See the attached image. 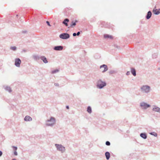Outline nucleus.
Here are the masks:
<instances>
[{"mask_svg":"<svg viewBox=\"0 0 160 160\" xmlns=\"http://www.w3.org/2000/svg\"><path fill=\"white\" fill-rule=\"evenodd\" d=\"M117 72L115 70H112L109 71V73L110 74L116 73Z\"/></svg>","mask_w":160,"mask_h":160,"instance_id":"obj_25","label":"nucleus"},{"mask_svg":"<svg viewBox=\"0 0 160 160\" xmlns=\"http://www.w3.org/2000/svg\"><path fill=\"white\" fill-rule=\"evenodd\" d=\"M87 111L89 113H91L92 112V108L90 106H89L88 107L87 109Z\"/></svg>","mask_w":160,"mask_h":160,"instance_id":"obj_23","label":"nucleus"},{"mask_svg":"<svg viewBox=\"0 0 160 160\" xmlns=\"http://www.w3.org/2000/svg\"><path fill=\"white\" fill-rule=\"evenodd\" d=\"M21 63V61L20 58H16L15 60V65L17 67H20V65Z\"/></svg>","mask_w":160,"mask_h":160,"instance_id":"obj_7","label":"nucleus"},{"mask_svg":"<svg viewBox=\"0 0 160 160\" xmlns=\"http://www.w3.org/2000/svg\"><path fill=\"white\" fill-rule=\"evenodd\" d=\"M60 38L63 39H67L70 38V35L67 33H63L60 34L59 35Z\"/></svg>","mask_w":160,"mask_h":160,"instance_id":"obj_4","label":"nucleus"},{"mask_svg":"<svg viewBox=\"0 0 160 160\" xmlns=\"http://www.w3.org/2000/svg\"><path fill=\"white\" fill-rule=\"evenodd\" d=\"M106 85L107 83L106 82L103 81L101 79L98 80L97 82L96 87L99 89L103 88Z\"/></svg>","mask_w":160,"mask_h":160,"instance_id":"obj_1","label":"nucleus"},{"mask_svg":"<svg viewBox=\"0 0 160 160\" xmlns=\"http://www.w3.org/2000/svg\"><path fill=\"white\" fill-rule=\"evenodd\" d=\"M69 22V20L68 18H65L62 22V23L65 26L67 27L68 26V22Z\"/></svg>","mask_w":160,"mask_h":160,"instance_id":"obj_15","label":"nucleus"},{"mask_svg":"<svg viewBox=\"0 0 160 160\" xmlns=\"http://www.w3.org/2000/svg\"><path fill=\"white\" fill-rule=\"evenodd\" d=\"M140 136L142 138L145 139L147 138V134L145 133H142L140 134Z\"/></svg>","mask_w":160,"mask_h":160,"instance_id":"obj_18","label":"nucleus"},{"mask_svg":"<svg viewBox=\"0 0 160 160\" xmlns=\"http://www.w3.org/2000/svg\"><path fill=\"white\" fill-rule=\"evenodd\" d=\"M2 154V151H0V157L1 156Z\"/></svg>","mask_w":160,"mask_h":160,"instance_id":"obj_39","label":"nucleus"},{"mask_svg":"<svg viewBox=\"0 0 160 160\" xmlns=\"http://www.w3.org/2000/svg\"><path fill=\"white\" fill-rule=\"evenodd\" d=\"M130 71H127L126 72V74L127 75H130Z\"/></svg>","mask_w":160,"mask_h":160,"instance_id":"obj_34","label":"nucleus"},{"mask_svg":"<svg viewBox=\"0 0 160 160\" xmlns=\"http://www.w3.org/2000/svg\"><path fill=\"white\" fill-rule=\"evenodd\" d=\"M20 21L22 22H23V20H22L21 19H20Z\"/></svg>","mask_w":160,"mask_h":160,"instance_id":"obj_41","label":"nucleus"},{"mask_svg":"<svg viewBox=\"0 0 160 160\" xmlns=\"http://www.w3.org/2000/svg\"><path fill=\"white\" fill-rule=\"evenodd\" d=\"M150 135L154 136L155 137H157V134L155 132H151L149 133Z\"/></svg>","mask_w":160,"mask_h":160,"instance_id":"obj_24","label":"nucleus"},{"mask_svg":"<svg viewBox=\"0 0 160 160\" xmlns=\"http://www.w3.org/2000/svg\"><path fill=\"white\" fill-rule=\"evenodd\" d=\"M66 108L67 109H69V106H66Z\"/></svg>","mask_w":160,"mask_h":160,"instance_id":"obj_40","label":"nucleus"},{"mask_svg":"<svg viewBox=\"0 0 160 160\" xmlns=\"http://www.w3.org/2000/svg\"><path fill=\"white\" fill-rule=\"evenodd\" d=\"M47 24V25L49 26H51V25L50 24V22L49 21H47L46 22Z\"/></svg>","mask_w":160,"mask_h":160,"instance_id":"obj_32","label":"nucleus"},{"mask_svg":"<svg viewBox=\"0 0 160 160\" xmlns=\"http://www.w3.org/2000/svg\"><path fill=\"white\" fill-rule=\"evenodd\" d=\"M104 38H109L111 39L113 38V37L112 36L108 34H104Z\"/></svg>","mask_w":160,"mask_h":160,"instance_id":"obj_22","label":"nucleus"},{"mask_svg":"<svg viewBox=\"0 0 160 160\" xmlns=\"http://www.w3.org/2000/svg\"><path fill=\"white\" fill-rule=\"evenodd\" d=\"M152 15V13L151 11H149L147 12V13L146 16V18L148 20L149 19Z\"/></svg>","mask_w":160,"mask_h":160,"instance_id":"obj_13","label":"nucleus"},{"mask_svg":"<svg viewBox=\"0 0 160 160\" xmlns=\"http://www.w3.org/2000/svg\"><path fill=\"white\" fill-rule=\"evenodd\" d=\"M115 47L116 48L118 49H120V48L119 46H118L117 45H115Z\"/></svg>","mask_w":160,"mask_h":160,"instance_id":"obj_36","label":"nucleus"},{"mask_svg":"<svg viewBox=\"0 0 160 160\" xmlns=\"http://www.w3.org/2000/svg\"><path fill=\"white\" fill-rule=\"evenodd\" d=\"M14 155L16 156H17L18 155V153L17 151H14Z\"/></svg>","mask_w":160,"mask_h":160,"instance_id":"obj_33","label":"nucleus"},{"mask_svg":"<svg viewBox=\"0 0 160 160\" xmlns=\"http://www.w3.org/2000/svg\"><path fill=\"white\" fill-rule=\"evenodd\" d=\"M40 59L42 60L45 63H47L48 62L47 58L45 56H42L40 57Z\"/></svg>","mask_w":160,"mask_h":160,"instance_id":"obj_14","label":"nucleus"},{"mask_svg":"<svg viewBox=\"0 0 160 160\" xmlns=\"http://www.w3.org/2000/svg\"><path fill=\"white\" fill-rule=\"evenodd\" d=\"M59 70L58 69H56L55 70H53L51 72L52 74H54L56 73L59 72Z\"/></svg>","mask_w":160,"mask_h":160,"instance_id":"obj_26","label":"nucleus"},{"mask_svg":"<svg viewBox=\"0 0 160 160\" xmlns=\"http://www.w3.org/2000/svg\"><path fill=\"white\" fill-rule=\"evenodd\" d=\"M77 36V34H76V33L74 32V33H73V37H75V36Z\"/></svg>","mask_w":160,"mask_h":160,"instance_id":"obj_38","label":"nucleus"},{"mask_svg":"<svg viewBox=\"0 0 160 160\" xmlns=\"http://www.w3.org/2000/svg\"><path fill=\"white\" fill-rule=\"evenodd\" d=\"M140 106L144 109H146L150 107V105L144 102H142L140 103Z\"/></svg>","mask_w":160,"mask_h":160,"instance_id":"obj_6","label":"nucleus"},{"mask_svg":"<svg viewBox=\"0 0 160 160\" xmlns=\"http://www.w3.org/2000/svg\"><path fill=\"white\" fill-rule=\"evenodd\" d=\"M140 89L142 92L148 93L151 90V88L148 85H142Z\"/></svg>","mask_w":160,"mask_h":160,"instance_id":"obj_2","label":"nucleus"},{"mask_svg":"<svg viewBox=\"0 0 160 160\" xmlns=\"http://www.w3.org/2000/svg\"><path fill=\"white\" fill-rule=\"evenodd\" d=\"M33 56L34 59L35 61L38 60L40 59V57L38 55H34Z\"/></svg>","mask_w":160,"mask_h":160,"instance_id":"obj_20","label":"nucleus"},{"mask_svg":"<svg viewBox=\"0 0 160 160\" xmlns=\"http://www.w3.org/2000/svg\"><path fill=\"white\" fill-rule=\"evenodd\" d=\"M24 120L26 121H31L32 120V118L29 116H26L24 118Z\"/></svg>","mask_w":160,"mask_h":160,"instance_id":"obj_17","label":"nucleus"},{"mask_svg":"<svg viewBox=\"0 0 160 160\" xmlns=\"http://www.w3.org/2000/svg\"><path fill=\"white\" fill-rule=\"evenodd\" d=\"M55 146H56L58 150L62 152H63L65 150L64 147H63L61 144H55Z\"/></svg>","mask_w":160,"mask_h":160,"instance_id":"obj_5","label":"nucleus"},{"mask_svg":"<svg viewBox=\"0 0 160 160\" xmlns=\"http://www.w3.org/2000/svg\"><path fill=\"white\" fill-rule=\"evenodd\" d=\"M12 160H17L15 158H13L12 159Z\"/></svg>","mask_w":160,"mask_h":160,"instance_id":"obj_42","label":"nucleus"},{"mask_svg":"<svg viewBox=\"0 0 160 160\" xmlns=\"http://www.w3.org/2000/svg\"><path fill=\"white\" fill-rule=\"evenodd\" d=\"M12 148H13L14 151H17L18 148L16 146H12Z\"/></svg>","mask_w":160,"mask_h":160,"instance_id":"obj_30","label":"nucleus"},{"mask_svg":"<svg viewBox=\"0 0 160 160\" xmlns=\"http://www.w3.org/2000/svg\"><path fill=\"white\" fill-rule=\"evenodd\" d=\"M105 155L107 160H108L110 158V154L108 152H106L105 153Z\"/></svg>","mask_w":160,"mask_h":160,"instance_id":"obj_19","label":"nucleus"},{"mask_svg":"<svg viewBox=\"0 0 160 160\" xmlns=\"http://www.w3.org/2000/svg\"><path fill=\"white\" fill-rule=\"evenodd\" d=\"M82 32V31H78V32L77 33H76V34H77V36H79V35L81 33V32Z\"/></svg>","mask_w":160,"mask_h":160,"instance_id":"obj_31","label":"nucleus"},{"mask_svg":"<svg viewBox=\"0 0 160 160\" xmlns=\"http://www.w3.org/2000/svg\"><path fill=\"white\" fill-rule=\"evenodd\" d=\"M156 6H155L152 10L153 13L155 15H158L160 13V8L157 9L156 8Z\"/></svg>","mask_w":160,"mask_h":160,"instance_id":"obj_8","label":"nucleus"},{"mask_svg":"<svg viewBox=\"0 0 160 160\" xmlns=\"http://www.w3.org/2000/svg\"><path fill=\"white\" fill-rule=\"evenodd\" d=\"M154 107L152 109V110L156 112H160V108L156 106H154Z\"/></svg>","mask_w":160,"mask_h":160,"instance_id":"obj_12","label":"nucleus"},{"mask_svg":"<svg viewBox=\"0 0 160 160\" xmlns=\"http://www.w3.org/2000/svg\"><path fill=\"white\" fill-rule=\"evenodd\" d=\"M63 49V47L62 46H56L54 47L53 49L55 51H61Z\"/></svg>","mask_w":160,"mask_h":160,"instance_id":"obj_9","label":"nucleus"},{"mask_svg":"<svg viewBox=\"0 0 160 160\" xmlns=\"http://www.w3.org/2000/svg\"><path fill=\"white\" fill-rule=\"evenodd\" d=\"M54 85L58 87L59 86V84L58 83H55Z\"/></svg>","mask_w":160,"mask_h":160,"instance_id":"obj_35","label":"nucleus"},{"mask_svg":"<svg viewBox=\"0 0 160 160\" xmlns=\"http://www.w3.org/2000/svg\"><path fill=\"white\" fill-rule=\"evenodd\" d=\"M158 54L157 53H154L152 55V57L153 58H157Z\"/></svg>","mask_w":160,"mask_h":160,"instance_id":"obj_27","label":"nucleus"},{"mask_svg":"<svg viewBox=\"0 0 160 160\" xmlns=\"http://www.w3.org/2000/svg\"><path fill=\"white\" fill-rule=\"evenodd\" d=\"M10 49L14 51H15L16 50L17 48L16 47H10Z\"/></svg>","mask_w":160,"mask_h":160,"instance_id":"obj_28","label":"nucleus"},{"mask_svg":"<svg viewBox=\"0 0 160 160\" xmlns=\"http://www.w3.org/2000/svg\"><path fill=\"white\" fill-rule=\"evenodd\" d=\"M131 72L132 75L134 76H136V70L135 69L133 68H131Z\"/></svg>","mask_w":160,"mask_h":160,"instance_id":"obj_16","label":"nucleus"},{"mask_svg":"<svg viewBox=\"0 0 160 160\" xmlns=\"http://www.w3.org/2000/svg\"><path fill=\"white\" fill-rule=\"evenodd\" d=\"M4 89L7 92L10 93L12 92L11 88L10 87L8 86H4L3 87Z\"/></svg>","mask_w":160,"mask_h":160,"instance_id":"obj_11","label":"nucleus"},{"mask_svg":"<svg viewBox=\"0 0 160 160\" xmlns=\"http://www.w3.org/2000/svg\"><path fill=\"white\" fill-rule=\"evenodd\" d=\"M27 32V31L26 30L22 31V33H26Z\"/></svg>","mask_w":160,"mask_h":160,"instance_id":"obj_37","label":"nucleus"},{"mask_svg":"<svg viewBox=\"0 0 160 160\" xmlns=\"http://www.w3.org/2000/svg\"><path fill=\"white\" fill-rule=\"evenodd\" d=\"M56 121L55 119L53 117H51L49 119H48L47 120V122H50V123H47L46 125L47 126H52L55 124Z\"/></svg>","mask_w":160,"mask_h":160,"instance_id":"obj_3","label":"nucleus"},{"mask_svg":"<svg viewBox=\"0 0 160 160\" xmlns=\"http://www.w3.org/2000/svg\"><path fill=\"white\" fill-rule=\"evenodd\" d=\"M105 144L106 145L109 146L110 145V143L108 141H107L105 142Z\"/></svg>","mask_w":160,"mask_h":160,"instance_id":"obj_29","label":"nucleus"},{"mask_svg":"<svg viewBox=\"0 0 160 160\" xmlns=\"http://www.w3.org/2000/svg\"><path fill=\"white\" fill-rule=\"evenodd\" d=\"M77 22H78V21L77 20H75L74 21H72L71 22V24L70 27L72 28L73 27L76 25V23Z\"/></svg>","mask_w":160,"mask_h":160,"instance_id":"obj_21","label":"nucleus"},{"mask_svg":"<svg viewBox=\"0 0 160 160\" xmlns=\"http://www.w3.org/2000/svg\"><path fill=\"white\" fill-rule=\"evenodd\" d=\"M18 16V15H17V16Z\"/></svg>","mask_w":160,"mask_h":160,"instance_id":"obj_43","label":"nucleus"},{"mask_svg":"<svg viewBox=\"0 0 160 160\" xmlns=\"http://www.w3.org/2000/svg\"><path fill=\"white\" fill-rule=\"evenodd\" d=\"M100 68H104V70L102 71V72L103 73L107 71L108 70V68L107 65L105 64H103L101 65L100 67Z\"/></svg>","mask_w":160,"mask_h":160,"instance_id":"obj_10","label":"nucleus"}]
</instances>
